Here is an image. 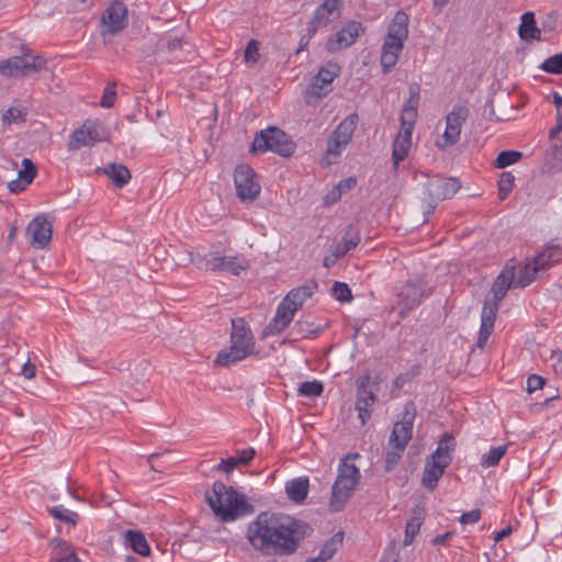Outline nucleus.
<instances>
[{"label":"nucleus","mask_w":562,"mask_h":562,"mask_svg":"<svg viewBox=\"0 0 562 562\" xmlns=\"http://www.w3.org/2000/svg\"><path fill=\"white\" fill-rule=\"evenodd\" d=\"M310 529L305 522L261 513L248 526L247 538L254 548L265 553L290 554Z\"/></svg>","instance_id":"nucleus-1"},{"label":"nucleus","mask_w":562,"mask_h":562,"mask_svg":"<svg viewBox=\"0 0 562 562\" xmlns=\"http://www.w3.org/2000/svg\"><path fill=\"white\" fill-rule=\"evenodd\" d=\"M205 499L222 521H233L250 508L244 495L220 481L205 492Z\"/></svg>","instance_id":"nucleus-2"},{"label":"nucleus","mask_w":562,"mask_h":562,"mask_svg":"<svg viewBox=\"0 0 562 562\" xmlns=\"http://www.w3.org/2000/svg\"><path fill=\"white\" fill-rule=\"evenodd\" d=\"M514 285L515 286V267L513 265H506L505 268L502 270L499 276L496 278V280L493 283L492 292L494 295V303L485 302L483 308H482V315H481V326L477 337L476 346L480 349H483L490 338V336L493 333L494 329V323L496 319L497 314V303L502 301L508 289Z\"/></svg>","instance_id":"nucleus-3"},{"label":"nucleus","mask_w":562,"mask_h":562,"mask_svg":"<svg viewBox=\"0 0 562 562\" xmlns=\"http://www.w3.org/2000/svg\"><path fill=\"white\" fill-rule=\"evenodd\" d=\"M357 458H359V453H349L339 462L337 477L329 499V509L331 512L344 509L360 483L361 473L353 462Z\"/></svg>","instance_id":"nucleus-4"},{"label":"nucleus","mask_w":562,"mask_h":562,"mask_svg":"<svg viewBox=\"0 0 562 562\" xmlns=\"http://www.w3.org/2000/svg\"><path fill=\"white\" fill-rule=\"evenodd\" d=\"M408 15L404 11H397L389 24L380 57L384 74L390 72L398 60L404 43L408 37Z\"/></svg>","instance_id":"nucleus-5"},{"label":"nucleus","mask_w":562,"mask_h":562,"mask_svg":"<svg viewBox=\"0 0 562 562\" xmlns=\"http://www.w3.org/2000/svg\"><path fill=\"white\" fill-rule=\"evenodd\" d=\"M231 347L222 350L216 358L220 366H231L255 352V337L243 318L232 321Z\"/></svg>","instance_id":"nucleus-6"},{"label":"nucleus","mask_w":562,"mask_h":562,"mask_svg":"<svg viewBox=\"0 0 562 562\" xmlns=\"http://www.w3.org/2000/svg\"><path fill=\"white\" fill-rule=\"evenodd\" d=\"M414 415L408 411L403 415L402 420L394 424L389 439V447L385 454V470L392 471L402 458L408 441L413 436Z\"/></svg>","instance_id":"nucleus-7"},{"label":"nucleus","mask_w":562,"mask_h":562,"mask_svg":"<svg viewBox=\"0 0 562 562\" xmlns=\"http://www.w3.org/2000/svg\"><path fill=\"white\" fill-rule=\"evenodd\" d=\"M461 184L456 178H432L425 186L424 198V223L429 221L430 215L435 212L439 201L452 198Z\"/></svg>","instance_id":"nucleus-8"},{"label":"nucleus","mask_w":562,"mask_h":562,"mask_svg":"<svg viewBox=\"0 0 562 562\" xmlns=\"http://www.w3.org/2000/svg\"><path fill=\"white\" fill-rule=\"evenodd\" d=\"M294 144L288 135L278 127H268L260 131L252 142L254 153H266L271 150L282 157H290L294 153Z\"/></svg>","instance_id":"nucleus-9"},{"label":"nucleus","mask_w":562,"mask_h":562,"mask_svg":"<svg viewBox=\"0 0 562 562\" xmlns=\"http://www.w3.org/2000/svg\"><path fill=\"white\" fill-rule=\"evenodd\" d=\"M199 269L212 272H228L239 276L241 271L248 268V260L240 255L220 256L217 252H211V257L193 258L191 260Z\"/></svg>","instance_id":"nucleus-10"},{"label":"nucleus","mask_w":562,"mask_h":562,"mask_svg":"<svg viewBox=\"0 0 562 562\" xmlns=\"http://www.w3.org/2000/svg\"><path fill=\"white\" fill-rule=\"evenodd\" d=\"M46 67V60L40 55L30 52L22 56H13L0 61V75L5 77L30 76Z\"/></svg>","instance_id":"nucleus-11"},{"label":"nucleus","mask_w":562,"mask_h":562,"mask_svg":"<svg viewBox=\"0 0 562 562\" xmlns=\"http://www.w3.org/2000/svg\"><path fill=\"white\" fill-rule=\"evenodd\" d=\"M427 295L426 283L423 279L408 280L396 293L397 300L393 310L397 311L400 316L404 318Z\"/></svg>","instance_id":"nucleus-12"},{"label":"nucleus","mask_w":562,"mask_h":562,"mask_svg":"<svg viewBox=\"0 0 562 562\" xmlns=\"http://www.w3.org/2000/svg\"><path fill=\"white\" fill-rule=\"evenodd\" d=\"M127 24V8L121 1L112 2L103 12L100 21V33L104 42L110 41Z\"/></svg>","instance_id":"nucleus-13"},{"label":"nucleus","mask_w":562,"mask_h":562,"mask_svg":"<svg viewBox=\"0 0 562 562\" xmlns=\"http://www.w3.org/2000/svg\"><path fill=\"white\" fill-rule=\"evenodd\" d=\"M236 194L244 203H250L258 198L261 188L254 169L248 165H239L234 172Z\"/></svg>","instance_id":"nucleus-14"},{"label":"nucleus","mask_w":562,"mask_h":562,"mask_svg":"<svg viewBox=\"0 0 562 562\" xmlns=\"http://www.w3.org/2000/svg\"><path fill=\"white\" fill-rule=\"evenodd\" d=\"M358 123V115L356 113L350 114L342 120L335 131L331 133L330 138L327 142L326 156L338 157L350 143L352 134Z\"/></svg>","instance_id":"nucleus-15"},{"label":"nucleus","mask_w":562,"mask_h":562,"mask_svg":"<svg viewBox=\"0 0 562 562\" xmlns=\"http://www.w3.org/2000/svg\"><path fill=\"white\" fill-rule=\"evenodd\" d=\"M469 116V109L465 106H454L446 116V128L440 139L437 140V147L445 149L456 145L461 135L462 124Z\"/></svg>","instance_id":"nucleus-16"},{"label":"nucleus","mask_w":562,"mask_h":562,"mask_svg":"<svg viewBox=\"0 0 562 562\" xmlns=\"http://www.w3.org/2000/svg\"><path fill=\"white\" fill-rule=\"evenodd\" d=\"M104 138V128L99 121H87L81 127L76 128L68 143L69 150H76L79 147L92 146Z\"/></svg>","instance_id":"nucleus-17"},{"label":"nucleus","mask_w":562,"mask_h":562,"mask_svg":"<svg viewBox=\"0 0 562 562\" xmlns=\"http://www.w3.org/2000/svg\"><path fill=\"white\" fill-rule=\"evenodd\" d=\"M340 74V66L329 61L319 69L307 88V97L321 99L331 91V83Z\"/></svg>","instance_id":"nucleus-18"},{"label":"nucleus","mask_w":562,"mask_h":562,"mask_svg":"<svg viewBox=\"0 0 562 562\" xmlns=\"http://www.w3.org/2000/svg\"><path fill=\"white\" fill-rule=\"evenodd\" d=\"M25 235L32 247L43 249L52 239V224L45 215H38L27 224Z\"/></svg>","instance_id":"nucleus-19"},{"label":"nucleus","mask_w":562,"mask_h":562,"mask_svg":"<svg viewBox=\"0 0 562 562\" xmlns=\"http://www.w3.org/2000/svg\"><path fill=\"white\" fill-rule=\"evenodd\" d=\"M361 31V23L355 21L347 23L341 30L328 38L326 49L329 53H337L348 48L356 42Z\"/></svg>","instance_id":"nucleus-20"},{"label":"nucleus","mask_w":562,"mask_h":562,"mask_svg":"<svg viewBox=\"0 0 562 562\" xmlns=\"http://www.w3.org/2000/svg\"><path fill=\"white\" fill-rule=\"evenodd\" d=\"M338 4V0H325L324 3L317 8L314 19L307 26V34L310 38L314 36L318 26H326L339 18L340 10Z\"/></svg>","instance_id":"nucleus-21"},{"label":"nucleus","mask_w":562,"mask_h":562,"mask_svg":"<svg viewBox=\"0 0 562 562\" xmlns=\"http://www.w3.org/2000/svg\"><path fill=\"white\" fill-rule=\"evenodd\" d=\"M413 130L414 127L401 125L400 132L393 142L392 160L394 169H397L400 162L408 156Z\"/></svg>","instance_id":"nucleus-22"},{"label":"nucleus","mask_w":562,"mask_h":562,"mask_svg":"<svg viewBox=\"0 0 562 562\" xmlns=\"http://www.w3.org/2000/svg\"><path fill=\"white\" fill-rule=\"evenodd\" d=\"M296 311L297 310L295 307L283 299L278 305L276 315L269 323L267 329L271 334H280L293 321Z\"/></svg>","instance_id":"nucleus-23"},{"label":"nucleus","mask_w":562,"mask_h":562,"mask_svg":"<svg viewBox=\"0 0 562 562\" xmlns=\"http://www.w3.org/2000/svg\"><path fill=\"white\" fill-rule=\"evenodd\" d=\"M409 97L402 110L401 125L414 127L417 119V109L420 99V87L418 83H411L408 87Z\"/></svg>","instance_id":"nucleus-24"},{"label":"nucleus","mask_w":562,"mask_h":562,"mask_svg":"<svg viewBox=\"0 0 562 562\" xmlns=\"http://www.w3.org/2000/svg\"><path fill=\"white\" fill-rule=\"evenodd\" d=\"M448 465L449 464H447V460L441 462L428 457L426 459L422 476L423 486L426 487L428 491H434L437 487L438 481L443 475L445 470Z\"/></svg>","instance_id":"nucleus-25"},{"label":"nucleus","mask_w":562,"mask_h":562,"mask_svg":"<svg viewBox=\"0 0 562 562\" xmlns=\"http://www.w3.org/2000/svg\"><path fill=\"white\" fill-rule=\"evenodd\" d=\"M374 402L375 396L373 392L368 390V387L364 384V381H361L358 384L357 390L356 409L358 412V417L361 420L362 425H364L367 420L371 417Z\"/></svg>","instance_id":"nucleus-26"},{"label":"nucleus","mask_w":562,"mask_h":562,"mask_svg":"<svg viewBox=\"0 0 562 562\" xmlns=\"http://www.w3.org/2000/svg\"><path fill=\"white\" fill-rule=\"evenodd\" d=\"M50 562H80L70 544L60 538H53L49 541Z\"/></svg>","instance_id":"nucleus-27"},{"label":"nucleus","mask_w":562,"mask_h":562,"mask_svg":"<svg viewBox=\"0 0 562 562\" xmlns=\"http://www.w3.org/2000/svg\"><path fill=\"white\" fill-rule=\"evenodd\" d=\"M317 289V283L314 280H310L301 286L292 289L285 296L284 300L289 302L293 307L299 310L303 306L304 302L311 297Z\"/></svg>","instance_id":"nucleus-28"},{"label":"nucleus","mask_w":562,"mask_h":562,"mask_svg":"<svg viewBox=\"0 0 562 562\" xmlns=\"http://www.w3.org/2000/svg\"><path fill=\"white\" fill-rule=\"evenodd\" d=\"M103 173L113 182L116 188H123L131 180V172L122 164L111 162L103 168Z\"/></svg>","instance_id":"nucleus-29"},{"label":"nucleus","mask_w":562,"mask_h":562,"mask_svg":"<svg viewBox=\"0 0 562 562\" xmlns=\"http://www.w3.org/2000/svg\"><path fill=\"white\" fill-rule=\"evenodd\" d=\"M308 487L307 477H296L285 484V492L291 501L300 504L306 499Z\"/></svg>","instance_id":"nucleus-30"},{"label":"nucleus","mask_w":562,"mask_h":562,"mask_svg":"<svg viewBox=\"0 0 562 562\" xmlns=\"http://www.w3.org/2000/svg\"><path fill=\"white\" fill-rule=\"evenodd\" d=\"M540 30L536 26L535 13L526 12L521 15L519 35L522 40H540Z\"/></svg>","instance_id":"nucleus-31"},{"label":"nucleus","mask_w":562,"mask_h":562,"mask_svg":"<svg viewBox=\"0 0 562 562\" xmlns=\"http://www.w3.org/2000/svg\"><path fill=\"white\" fill-rule=\"evenodd\" d=\"M535 261L540 267L541 270H544L552 265L562 260V249L559 246H550L538 254L535 258Z\"/></svg>","instance_id":"nucleus-32"},{"label":"nucleus","mask_w":562,"mask_h":562,"mask_svg":"<svg viewBox=\"0 0 562 562\" xmlns=\"http://www.w3.org/2000/svg\"><path fill=\"white\" fill-rule=\"evenodd\" d=\"M539 271H541V269L535 259L522 266L515 279V288H525L529 285L536 279Z\"/></svg>","instance_id":"nucleus-33"},{"label":"nucleus","mask_w":562,"mask_h":562,"mask_svg":"<svg viewBox=\"0 0 562 562\" xmlns=\"http://www.w3.org/2000/svg\"><path fill=\"white\" fill-rule=\"evenodd\" d=\"M454 448L453 438L450 435H446L438 443L437 449L429 456L434 460L443 462L447 460V464L452 461L451 451Z\"/></svg>","instance_id":"nucleus-34"},{"label":"nucleus","mask_w":562,"mask_h":562,"mask_svg":"<svg viewBox=\"0 0 562 562\" xmlns=\"http://www.w3.org/2000/svg\"><path fill=\"white\" fill-rule=\"evenodd\" d=\"M125 539L136 553L143 557L149 555L150 548L142 532L128 530L125 533Z\"/></svg>","instance_id":"nucleus-35"},{"label":"nucleus","mask_w":562,"mask_h":562,"mask_svg":"<svg viewBox=\"0 0 562 562\" xmlns=\"http://www.w3.org/2000/svg\"><path fill=\"white\" fill-rule=\"evenodd\" d=\"M507 452V445H502L490 449L482 456L481 465L483 468H492L499 463L501 459Z\"/></svg>","instance_id":"nucleus-36"},{"label":"nucleus","mask_w":562,"mask_h":562,"mask_svg":"<svg viewBox=\"0 0 562 562\" xmlns=\"http://www.w3.org/2000/svg\"><path fill=\"white\" fill-rule=\"evenodd\" d=\"M423 524V517L419 510L414 512V516L407 521L405 527L404 546H409L415 536L419 532Z\"/></svg>","instance_id":"nucleus-37"},{"label":"nucleus","mask_w":562,"mask_h":562,"mask_svg":"<svg viewBox=\"0 0 562 562\" xmlns=\"http://www.w3.org/2000/svg\"><path fill=\"white\" fill-rule=\"evenodd\" d=\"M344 541V532L338 531L333 537H330L323 546L319 551V554L325 559L329 560L337 552V550L342 546Z\"/></svg>","instance_id":"nucleus-38"},{"label":"nucleus","mask_w":562,"mask_h":562,"mask_svg":"<svg viewBox=\"0 0 562 562\" xmlns=\"http://www.w3.org/2000/svg\"><path fill=\"white\" fill-rule=\"evenodd\" d=\"M48 512L55 519H58L66 524L75 526L78 521V517H79L78 514L65 508L61 505L54 506V507L49 508Z\"/></svg>","instance_id":"nucleus-39"},{"label":"nucleus","mask_w":562,"mask_h":562,"mask_svg":"<svg viewBox=\"0 0 562 562\" xmlns=\"http://www.w3.org/2000/svg\"><path fill=\"white\" fill-rule=\"evenodd\" d=\"M521 158V153L515 151V150H505L498 154L497 158L495 159V167L503 169L507 166H510L515 162H517Z\"/></svg>","instance_id":"nucleus-40"},{"label":"nucleus","mask_w":562,"mask_h":562,"mask_svg":"<svg viewBox=\"0 0 562 562\" xmlns=\"http://www.w3.org/2000/svg\"><path fill=\"white\" fill-rule=\"evenodd\" d=\"M515 177L512 172H503L498 180V198L505 200L514 188Z\"/></svg>","instance_id":"nucleus-41"},{"label":"nucleus","mask_w":562,"mask_h":562,"mask_svg":"<svg viewBox=\"0 0 562 562\" xmlns=\"http://www.w3.org/2000/svg\"><path fill=\"white\" fill-rule=\"evenodd\" d=\"M333 296L339 302H350L352 300L351 290L347 283L336 281L331 286Z\"/></svg>","instance_id":"nucleus-42"},{"label":"nucleus","mask_w":562,"mask_h":562,"mask_svg":"<svg viewBox=\"0 0 562 562\" xmlns=\"http://www.w3.org/2000/svg\"><path fill=\"white\" fill-rule=\"evenodd\" d=\"M323 384L318 381H307L300 385L299 393L306 397H316L323 393Z\"/></svg>","instance_id":"nucleus-43"},{"label":"nucleus","mask_w":562,"mask_h":562,"mask_svg":"<svg viewBox=\"0 0 562 562\" xmlns=\"http://www.w3.org/2000/svg\"><path fill=\"white\" fill-rule=\"evenodd\" d=\"M361 241V236L358 229L353 227H348L346 233L342 236L341 245L347 249L348 251L355 249L359 243Z\"/></svg>","instance_id":"nucleus-44"},{"label":"nucleus","mask_w":562,"mask_h":562,"mask_svg":"<svg viewBox=\"0 0 562 562\" xmlns=\"http://www.w3.org/2000/svg\"><path fill=\"white\" fill-rule=\"evenodd\" d=\"M541 69L549 74L561 75L562 74V53L555 54V55L547 58L542 63Z\"/></svg>","instance_id":"nucleus-45"},{"label":"nucleus","mask_w":562,"mask_h":562,"mask_svg":"<svg viewBox=\"0 0 562 562\" xmlns=\"http://www.w3.org/2000/svg\"><path fill=\"white\" fill-rule=\"evenodd\" d=\"M23 169L19 171V178L21 181H23L25 184H30L34 177L36 176V168L34 164L29 158H24L22 160Z\"/></svg>","instance_id":"nucleus-46"},{"label":"nucleus","mask_w":562,"mask_h":562,"mask_svg":"<svg viewBox=\"0 0 562 562\" xmlns=\"http://www.w3.org/2000/svg\"><path fill=\"white\" fill-rule=\"evenodd\" d=\"M259 42L256 40H251L245 49L244 59L247 65H255L259 59Z\"/></svg>","instance_id":"nucleus-47"},{"label":"nucleus","mask_w":562,"mask_h":562,"mask_svg":"<svg viewBox=\"0 0 562 562\" xmlns=\"http://www.w3.org/2000/svg\"><path fill=\"white\" fill-rule=\"evenodd\" d=\"M2 121L4 124L21 123L24 121V115L21 110L10 108L3 113Z\"/></svg>","instance_id":"nucleus-48"},{"label":"nucleus","mask_w":562,"mask_h":562,"mask_svg":"<svg viewBox=\"0 0 562 562\" xmlns=\"http://www.w3.org/2000/svg\"><path fill=\"white\" fill-rule=\"evenodd\" d=\"M240 464L236 457H229L227 459H223L220 464H217L216 470L231 473L234 469L238 468Z\"/></svg>","instance_id":"nucleus-49"},{"label":"nucleus","mask_w":562,"mask_h":562,"mask_svg":"<svg viewBox=\"0 0 562 562\" xmlns=\"http://www.w3.org/2000/svg\"><path fill=\"white\" fill-rule=\"evenodd\" d=\"M355 186H356V179L355 178H348V179H346L344 181H340L338 183L337 188H336L337 193L335 191L333 192V195H334L333 201L336 200V199H339L342 192L349 191Z\"/></svg>","instance_id":"nucleus-50"},{"label":"nucleus","mask_w":562,"mask_h":562,"mask_svg":"<svg viewBox=\"0 0 562 562\" xmlns=\"http://www.w3.org/2000/svg\"><path fill=\"white\" fill-rule=\"evenodd\" d=\"M543 384H544L543 378H541L540 375H537V374H531L527 379V391L529 393H533L535 391L542 389Z\"/></svg>","instance_id":"nucleus-51"},{"label":"nucleus","mask_w":562,"mask_h":562,"mask_svg":"<svg viewBox=\"0 0 562 562\" xmlns=\"http://www.w3.org/2000/svg\"><path fill=\"white\" fill-rule=\"evenodd\" d=\"M481 519V510L480 509H473L468 513H463L459 521L463 525L467 524H476Z\"/></svg>","instance_id":"nucleus-52"},{"label":"nucleus","mask_w":562,"mask_h":562,"mask_svg":"<svg viewBox=\"0 0 562 562\" xmlns=\"http://www.w3.org/2000/svg\"><path fill=\"white\" fill-rule=\"evenodd\" d=\"M115 90H114V85L112 87H106L104 89V92H103V95H102V99H101V106L103 108H111L114 103V99H115Z\"/></svg>","instance_id":"nucleus-53"},{"label":"nucleus","mask_w":562,"mask_h":562,"mask_svg":"<svg viewBox=\"0 0 562 562\" xmlns=\"http://www.w3.org/2000/svg\"><path fill=\"white\" fill-rule=\"evenodd\" d=\"M255 450L252 448H248L241 451L237 452V456H235L238 459V462L240 465L248 464L252 458L255 457Z\"/></svg>","instance_id":"nucleus-54"},{"label":"nucleus","mask_w":562,"mask_h":562,"mask_svg":"<svg viewBox=\"0 0 562 562\" xmlns=\"http://www.w3.org/2000/svg\"><path fill=\"white\" fill-rule=\"evenodd\" d=\"M35 372H36V368L33 363H31L30 361H26L23 367H22V371L21 373L26 378V379H32L35 376Z\"/></svg>","instance_id":"nucleus-55"},{"label":"nucleus","mask_w":562,"mask_h":562,"mask_svg":"<svg viewBox=\"0 0 562 562\" xmlns=\"http://www.w3.org/2000/svg\"><path fill=\"white\" fill-rule=\"evenodd\" d=\"M453 536L452 531H447L442 535H438L432 539V543L435 546H443L448 542V540Z\"/></svg>","instance_id":"nucleus-56"},{"label":"nucleus","mask_w":562,"mask_h":562,"mask_svg":"<svg viewBox=\"0 0 562 562\" xmlns=\"http://www.w3.org/2000/svg\"><path fill=\"white\" fill-rule=\"evenodd\" d=\"M562 132V113L557 114V125L550 130L549 137L553 139L559 133Z\"/></svg>","instance_id":"nucleus-57"},{"label":"nucleus","mask_w":562,"mask_h":562,"mask_svg":"<svg viewBox=\"0 0 562 562\" xmlns=\"http://www.w3.org/2000/svg\"><path fill=\"white\" fill-rule=\"evenodd\" d=\"M551 358L555 360L552 364L554 372L562 374V352H554Z\"/></svg>","instance_id":"nucleus-58"},{"label":"nucleus","mask_w":562,"mask_h":562,"mask_svg":"<svg viewBox=\"0 0 562 562\" xmlns=\"http://www.w3.org/2000/svg\"><path fill=\"white\" fill-rule=\"evenodd\" d=\"M513 532V529L510 526H507L506 528L499 530V531H496L494 533V540L495 542H498L501 540H503L504 538L508 537L510 533Z\"/></svg>","instance_id":"nucleus-59"},{"label":"nucleus","mask_w":562,"mask_h":562,"mask_svg":"<svg viewBox=\"0 0 562 562\" xmlns=\"http://www.w3.org/2000/svg\"><path fill=\"white\" fill-rule=\"evenodd\" d=\"M27 184H25L23 181L20 180H13L9 183V189L11 192H18L24 190V188Z\"/></svg>","instance_id":"nucleus-60"},{"label":"nucleus","mask_w":562,"mask_h":562,"mask_svg":"<svg viewBox=\"0 0 562 562\" xmlns=\"http://www.w3.org/2000/svg\"><path fill=\"white\" fill-rule=\"evenodd\" d=\"M348 252L347 249H345V247H342L341 243L338 244L337 246H335L331 250V254L337 258V259H340L342 258Z\"/></svg>","instance_id":"nucleus-61"},{"label":"nucleus","mask_w":562,"mask_h":562,"mask_svg":"<svg viewBox=\"0 0 562 562\" xmlns=\"http://www.w3.org/2000/svg\"><path fill=\"white\" fill-rule=\"evenodd\" d=\"M167 47L169 50H175L177 48L181 47V40L178 37H175L172 40H169L167 43Z\"/></svg>","instance_id":"nucleus-62"},{"label":"nucleus","mask_w":562,"mask_h":562,"mask_svg":"<svg viewBox=\"0 0 562 562\" xmlns=\"http://www.w3.org/2000/svg\"><path fill=\"white\" fill-rule=\"evenodd\" d=\"M338 259L330 252L329 256H326L324 258V261H323V265L326 267V268H329L331 266H334L336 263Z\"/></svg>","instance_id":"nucleus-63"},{"label":"nucleus","mask_w":562,"mask_h":562,"mask_svg":"<svg viewBox=\"0 0 562 562\" xmlns=\"http://www.w3.org/2000/svg\"><path fill=\"white\" fill-rule=\"evenodd\" d=\"M553 104L554 106L557 108V114L559 112H561V108H562V95H560L559 93H554L553 94Z\"/></svg>","instance_id":"nucleus-64"}]
</instances>
